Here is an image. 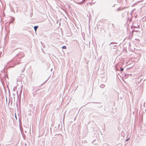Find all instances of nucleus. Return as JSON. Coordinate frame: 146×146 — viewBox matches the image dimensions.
<instances>
[{"label": "nucleus", "mask_w": 146, "mask_h": 146, "mask_svg": "<svg viewBox=\"0 0 146 146\" xmlns=\"http://www.w3.org/2000/svg\"><path fill=\"white\" fill-rule=\"evenodd\" d=\"M3 54H2V52H0V57H1L2 56H3Z\"/></svg>", "instance_id": "nucleus-10"}, {"label": "nucleus", "mask_w": 146, "mask_h": 146, "mask_svg": "<svg viewBox=\"0 0 146 146\" xmlns=\"http://www.w3.org/2000/svg\"><path fill=\"white\" fill-rule=\"evenodd\" d=\"M117 44V43L116 42H112L110 43V45L111 44Z\"/></svg>", "instance_id": "nucleus-8"}, {"label": "nucleus", "mask_w": 146, "mask_h": 146, "mask_svg": "<svg viewBox=\"0 0 146 146\" xmlns=\"http://www.w3.org/2000/svg\"><path fill=\"white\" fill-rule=\"evenodd\" d=\"M86 1V0H82V1L81 3H84Z\"/></svg>", "instance_id": "nucleus-13"}, {"label": "nucleus", "mask_w": 146, "mask_h": 146, "mask_svg": "<svg viewBox=\"0 0 146 146\" xmlns=\"http://www.w3.org/2000/svg\"><path fill=\"white\" fill-rule=\"evenodd\" d=\"M39 90V89H38V90ZM36 90V91H37V90Z\"/></svg>", "instance_id": "nucleus-22"}, {"label": "nucleus", "mask_w": 146, "mask_h": 146, "mask_svg": "<svg viewBox=\"0 0 146 146\" xmlns=\"http://www.w3.org/2000/svg\"><path fill=\"white\" fill-rule=\"evenodd\" d=\"M113 49H115L116 48V45H114L113 46Z\"/></svg>", "instance_id": "nucleus-12"}, {"label": "nucleus", "mask_w": 146, "mask_h": 146, "mask_svg": "<svg viewBox=\"0 0 146 146\" xmlns=\"http://www.w3.org/2000/svg\"><path fill=\"white\" fill-rule=\"evenodd\" d=\"M20 64V63H19L18 62V63H17V64Z\"/></svg>", "instance_id": "nucleus-19"}, {"label": "nucleus", "mask_w": 146, "mask_h": 146, "mask_svg": "<svg viewBox=\"0 0 146 146\" xmlns=\"http://www.w3.org/2000/svg\"><path fill=\"white\" fill-rule=\"evenodd\" d=\"M15 117L16 119H17V117L16 116V114H15Z\"/></svg>", "instance_id": "nucleus-18"}, {"label": "nucleus", "mask_w": 146, "mask_h": 146, "mask_svg": "<svg viewBox=\"0 0 146 146\" xmlns=\"http://www.w3.org/2000/svg\"><path fill=\"white\" fill-rule=\"evenodd\" d=\"M3 16L4 17H5V14H3Z\"/></svg>", "instance_id": "nucleus-20"}, {"label": "nucleus", "mask_w": 146, "mask_h": 146, "mask_svg": "<svg viewBox=\"0 0 146 146\" xmlns=\"http://www.w3.org/2000/svg\"><path fill=\"white\" fill-rule=\"evenodd\" d=\"M105 86V85L103 84H102L100 86V87L102 88H104V87Z\"/></svg>", "instance_id": "nucleus-5"}, {"label": "nucleus", "mask_w": 146, "mask_h": 146, "mask_svg": "<svg viewBox=\"0 0 146 146\" xmlns=\"http://www.w3.org/2000/svg\"><path fill=\"white\" fill-rule=\"evenodd\" d=\"M117 9H120L119 8H118Z\"/></svg>", "instance_id": "nucleus-23"}, {"label": "nucleus", "mask_w": 146, "mask_h": 146, "mask_svg": "<svg viewBox=\"0 0 146 146\" xmlns=\"http://www.w3.org/2000/svg\"><path fill=\"white\" fill-rule=\"evenodd\" d=\"M12 12H13L14 13H15V12L14 11V10H11Z\"/></svg>", "instance_id": "nucleus-16"}, {"label": "nucleus", "mask_w": 146, "mask_h": 146, "mask_svg": "<svg viewBox=\"0 0 146 146\" xmlns=\"http://www.w3.org/2000/svg\"><path fill=\"white\" fill-rule=\"evenodd\" d=\"M11 18L12 19L11 20V21H10V22H9L10 23H12L13 22V21L14 20V19H15L13 17H11Z\"/></svg>", "instance_id": "nucleus-3"}, {"label": "nucleus", "mask_w": 146, "mask_h": 146, "mask_svg": "<svg viewBox=\"0 0 146 146\" xmlns=\"http://www.w3.org/2000/svg\"><path fill=\"white\" fill-rule=\"evenodd\" d=\"M123 68H121V69H120V71L121 72H122V71H123Z\"/></svg>", "instance_id": "nucleus-11"}, {"label": "nucleus", "mask_w": 146, "mask_h": 146, "mask_svg": "<svg viewBox=\"0 0 146 146\" xmlns=\"http://www.w3.org/2000/svg\"><path fill=\"white\" fill-rule=\"evenodd\" d=\"M38 27V26H35L34 27V29L35 32H36Z\"/></svg>", "instance_id": "nucleus-4"}, {"label": "nucleus", "mask_w": 146, "mask_h": 146, "mask_svg": "<svg viewBox=\"0 0 146 146\" xmlns=\"http://www.w3.org/2000/svg\"><path fill=\"white\" fill-rule=\"evenodd\" d=\"M133 11V10H132L129 13V15L128 12L127 13L126 12V13H127L128 16V20L130 22L132 20V14Z\"/></svg>", "instance_id": "nucleus-1"}, {"label": "nucleus", "mask_w": 146, "mask_h": 146, "mask_svg": "<svg viewBox=\"0 0 146 146\" xmlns=\"http://www.w3.org/2000/svg\"><path fill=\"white\" fill-rule=\"evenodd\" d=\"M116 70H119L117 68H116Z\"/></svg>", "instance_id": "nucleus-17"}, {"label": "nucleus", "mask_w": 146, "mask_h": 146, "mask_svg": "<svg viewBox=\"0 0 146 146\" xmlns=\"http://www.w3.org/2000/svg\"><path fill=\"white\" fill-rule=\"evenodd\" d=\"M112 26H113V27H114L115 26H114V25L113 24V23H112Z\"/></svg>", "instance_id": "nucleus-14"}, {"label": "nucleus", "mask_w": 146, "mask_h": 146, "mask_svg": "<svg viewBox=\"0 0 146 146\" xmlns=\"http://www.w3.org/2000/svg\"><path fill=\"white\" fill-rule=\"evenodd\" d=\"M66 47L65 46H63L62 47V48L63 49H66Z\"/></svg>", "instance_id": "nucleus-6"}, {"label": "nucleus", "mask_w": 146, "mask_h": 146, "mask_svg": "<svg viewBox=\"0 0 146 146\" xmlns=\"http://www.w3.org/2000/svg\"><path fill=\"white\" fill-rule=\"evenodd\" d=\"M64 10L65 11H66V10L64 9Z\"/></svg>", "instance_id": "nucleus-21"}, {"label": "nucleus", "mask_w": 146, "mask_h": 146, "mask_svg": "<svg viewBox=\"0 0 146 146\" xmlns=\"http://www.w3.org/2000/svg\"><path fill=\"white\" fill-rule=\"evenodd\" d=\"M32 10H31V13H30L31 17L33 15Z\"/></svg>", "instance_id": "nucleus-7"}, {"label": "nucleus", "mask_w": 146, "mask_h": 146, "mask_svg": "<svg viewBox=\"0 0 146 146\" xmlns=\"http://www.w3.org/2000/svg\"><path fill=\"white\" fill-rule=\"evenodd\" d=\"M25 67L23 68V69L21 70L23 72H24V71L25 70Z\"/></svg>", "instance_id": "nucleus-9"}, {"label": "nucleus", "mask_w": 146, "mask_h": 146, "mask_svg": "<svg viewBox=\"0 0 146 146\" xmlns=\"http://www.w3.org/2000/svg\"><path fill=\"white\" fill-rule=\"evenodd\" d=\"M19 55L20 56V57H19V58H21L24 57L25 56L23 53L22 52L21 53L20 52L17 55V56H19Z\"/></svg>", "instance_id": "nucleus-2"}, {"label": "nucleus", "mask_w": 146, "mask_h": 146, "mask_svg": "<svg viewBox=\"0 0 146 146\" xmlns=\"http://www.w3.org/2000/svg\"><path fill=\"white\" fill-rule=\"evenodd\" d=\"M129 139V138L127 139L126 140V141H127Z\"/></svg>", "instance_id": "nucleus-15"}]
</instances>
